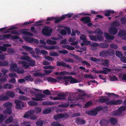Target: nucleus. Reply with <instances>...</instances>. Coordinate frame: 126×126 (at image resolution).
Wrapping results in <instances>:
<instances>
[{"label":"nucleus","instance_id":"4468645a","mask_svg":"<svg viewBox=\"0 0 126 126\" xmlns=\"http://www.w3.org/2000/svg\"><path fill=\"white\" fill-rule=\"evenodd\" d=\"M76 119L75 122L78 125H84L86 123V121L82 119L77 118Z\"/></svg>","mask_w":126,"mask_h":126},{"label":"nucleus","instance_id":"c85d7f7f","mask_svg":"<svg viewBox=\"0 0 126 126\" xmlns=\"http://www.w3.org/2000/svg\"><path fill=\"white\" fill-rule=\"evenodd\" d=\"M43 105L44 106L52 105L55 104L54 102H52L50 101H45L42 103Z\"/></svg>","mask_w":126,"mask_h":126},{"label":"nucleus","instance_id":"58836bf2","mask_svg":"<svg viewBox=\"0 0 126 126\" xmlns=\"http://www.w3.org/2000/svg\"><path fill=\"white\" fill-rule=\"evenodd\" d=\"M22 47L24 49H25L26 51H30L32 50V48L27 46H22Z\"/></svg>","mask_w":126,"mask_h":126},{"label":"nucleus","instance_id":"4c0bfd02","mask_svg":"<svg viewBox=\"0 0 126 126\" xmlns=\"http://www.w3.org/2000/svg\"><path fill=\"white\" fill-rule=\"evenodd\" d=\"M28 104L30 106H33L37 105L38 103L36 102L30 101L28 102Z\"/></svg>","mask_w":126,"mask_h":126},{"label":"nucleus","instance_id":"412c9836","mask_svg":"<svg viewBox=\"0 0 126 126\" xmlns=\"http://www.w3.org/2000/svg\"><path fill=\"white\" fill-rule=\"evenodd\" d=\"M109 98H106L105 97H104L98 100V101L100 103H106L109 101Z\"/></svg>","mask_w":126,"mask_h":126},{"label":"nucleus","instance_id":"864d4df0","mask_svg":"<svg viewBox=\"0 0 126 126\" xmlns=\"http://www.w3.org/2000/svg\"><path fill=\"white\" fill-rule=\"evenodd\" d=\"M115 54L116 56L118 57H121L123 56V54L121 51H116Z\"/></svg>","mask_w":126,"mask_h":126},{"label":"nucleus","instance_id":"49530a36","mask_svg":"<svg viewBox=\"0 0 126 126\" xmlns=\"http://www.w3.org/2000/svg\"><path fill=\"white\" fill-rule=\"evenodd\" d=\"M91 41H87V40L84 41V42L81 43V45L82 46H83L84 45L87 46L91 44Z\"/></svg>","mask_w":126,"mask_h":126},{"label":"nucleus","instance_id":"f03ea898","mask_svg":"<svg viewBox=\"0 0 126 126\" xmlns=\"http://www.w3.org/2000/svg\"><path fill=\"white\" fill-rule=\"evenodd\" d=\"M10 70L11 71H16L18 73H23L24 72L23 69H20V67L17 66L16 63L12 64L10 65Z\"/></svg>","mask_w":126,"mask_h":126},{"label":"nucleus","instance_id":"bf43d9fd","mask_svg":"<svg viewBox=\"0 0 126 126\" xmlns=\"http://www.w3.org/2000/svg\"><path fill=\"white\" fill-rule=\"evenodd\" d=\"M115 100H112L109 101H107L106 103V104L107 105H115Z\"/></svg>","mask_w":126,"mask_h":126},{"label":"nucleus","instance_id":"37998d69","mask_svg":"<svg viewBox=\"0 0 126 126\" xmlns=\"http://www.w3.org/2000/svg\"><path fill=\"white\" fill-rule=\"evenodd\" d=\"M104 62L102 63L103 65L106 66H109V62L110 61L109 60L105 59L104 61Z\"/></svg>","mask_w":126,"mask_h":126},{"label":"nucleus","instance_id":"2f4dec72","mask_svg":"<svg viewBox=\"0 0 126 126\" xmlns=\"http://www.w3.org/2000/svg\"><path fill=\"white\" fill-rule=\"evenodd\" d=\"M123 112L121 111L118 110L117 111H114L112 113V115H113L115 116H118L121 114Z\"/></svg>","mask_w":126,"mask_h":126},{"label":"nucleus","instance_id":"6e6552de","mask_svg":"<svg viewBox=\"0 0 126 126\" xmlns=\"http://www.w3.org/2000/svg\"><path fill=\"white\" fill-rule=\"evenodd\" d=\"M104 69L102 70L99 71V73H102L105 74H107L109 72H110L112 71V70L111 69L103 67Z\"/></svg>","mask_w":126,"mask_h":126},{"label":"nucleus","instance_id":"79ce46f5","mask_svg":"<svg viewBox=\"0 0 126 126\" xmlns=\"http://www.w3.org/2000/svg\"><path fill=\"white\" fill-rule=\"evenodd\" d=\"M13 117L12 116H10L5 120V122L6 124L11 123L13 120Z\"/></svg>","mask_w":126,"mask_h":126},{"label":"nucleus","instance_id":"0eeeda50","mask_svg":"<svg viewBox=\"0 0 126 126\" xmlns=\"http://www.w3.org/2000/svg\"><path fill=\"white\" fill-rule=\"evenodd\" d=\"M90 18L89 16H84L83 17L80 19L81 21L83 22L84 24H87L91 22Z\"/></svg>","mask_w":126,"mask_h":126},{"label":"nucleus","instance_id":"bb28decb","mask_svg":"<svg viewBox=\"0 0 126 126\" xmlns=\"http://www.w3.org/2000/svg\"><path fill=\"white\" fill-rule=\"evenodd\" d=\"M120 25L119 22L117 20H115L111 23L112 27H116L119 26Z\"/></svg>","mask_w":126,"mask_h":126},{"label":"nucleus","instance_id":"39448f33","mask_svg":"<svg viewBox=\"0 0 126 126\" xmlns=\"http://www.w3.org/2000/svg\"><path fill=\"white\" fill-rule=\"evenodd\" d=\"M38 91L36 89H35L34 91H31L30 93L31 96H33L34 94L35 95V98H32V100H39V94H37Z\"/></svg>","mask_w":126,"mask_h":126},{"label":"nucleus","instance_id":"603ef678","mask_svg":"<svg viewBox=\"0 0 126 126\" xmlns=\"http://www.w3.org/2000/svg\"><path fill=\"white\" fill-rule=\"evenodd\" d=\"M32 81L33 79H19L18 81L20 83H25V81Z\"/></svg>","mask_w":126,"mask_h":126},{"label":"nucleus","instance_id":"c756f323","mask_svg":"<svg viewBox=\"0 0 126 126\" xmlns=\"http://www.w3.org/2000/svg\"><path fill=\"white\" fill-rule=\"evenodd\" d=\"M108 121L107 120H102L100 122V123L102 126H106L108 123Z\"/></svg>","mask_w":126,"mask_h":126},{"label":"nucleus","instance_id":"de8ad7c7","mask_svg":"<svg viewBox=\"0 0 126 126\" xmlns=\"http://www.w3.org/2000/svg\"><path fill=\"white\" fill-rule=\"evenodd\" d=\"M121 23L122 24L125 25L126 24V18L123 17L121 18Z\"/></svg>","mask_w":126,"mask_h":126},{"label":"nucleus","instance_id":"9b49d317","mask_svg":"<svg viewBox=\"0 0 126 126\" xmlns=\"http://www.w3.org/2000/svg\"><path fill=\"white\" fill-rule=\"evenodd\" d=\"M85 113L86 114L92 116H95L97 114V112L94 109L90 111L86 110L85 111Z\"/></svg>","mask_w":126,"mask_h":126},{"label":"nucleus","instance_id":"a211bd4d","mask_svg":"<svg viewBox=\"0 0 126 126\" xmlns=\"http://www.w3.org/2000/svg\"><path fill=\"white\" fill-rule=\"evenodd\" d=\"M100 56L106 58L108 57L107 50H103L101 51L99 53Z\"/></svg>","mask_w":126,"mask_h":126},{"label":"nucleus","instance_id":"f257e3e1","mask_svg":"<svg viewBox=\"0 0 126 126\" xmlns=\"http://www.w3.org/2000/svg\"><path fill=\"white\" fill-rule=\"evenodd\" d=\"M48 82L52 83L59 82L61 81L66 85L70 83L71 84L80 82L82 81L80 79H47Z\"/></svg>","mask_w":126,"mask_h":126},{"label":"nucleus","instance_id":"f8f14e48","mask_svg":"<svg viewBox=\"0 0 126 126\" xmlns=\"http://www.w3.org/2000/svg\"><path fill=\"white\" fill-rule=\"evenodd\" d=\"M57 66H62L63 67H65L68 68H71L69 65H67L66 63H63V62L57 61Z\"/></svg>","mask_w":126,"mask_h":126},{"label":"nucleus","instance_id":"423d86ee","mask_svg":"<svg viewBox=\"0 0 126 126\" xmlns=\"http://www.w3.org/2000/svg\"><path fill=\"white\" fill-rule=\"evenodd\" d=\"M15 103L16 105V108L17 109H21L22 108L21 107V105L22 107H24V104L21 101L17 100H15Z\"/></svg>","mask_w":126,"mask_h":126},{"label":"nucleus","instance_id":"f3484780","mask_svg":"<svg viewBox=\"0 0 126 126\" xmlns=\"http://www.w3.org/2000/svg\"><path fill=\"white\" fill-rule=\"evenodd\" d=\"M115 11L113 10H107L105 12V16L108 17L110 15V14H114Z\"/></svg>","mask_w":126,"mask_h":126},{"label":"nucleus","instance_id":"09e8293b","mask_svg":"<svg viewBox=\"0 0 126 126\" xmlns=\"http://www.w3.org/2000/svg\"><path fill=\"white\" fill-rule=\"evenodd\" d=\"M73 15V14L69 13L63 15L62 16L64 19L66 18V17H67L69 18H71L72 17V16Z\"/></svg>","mask_w":126,"mask_h":126},{"label":"nucleus","instance_id":"2eb2a0df","mask_svg":"<svg viewBox=\"0 0 126 126\" xmlns=\"http://www.w3.org/2000/svg\"><path fill=\"white\" fill-rule=\"evenodd\" d=\"M104 36L106 39L108 40H113L114 39V36L110 35L107 33H104Z\"/></svg>","mask_w":126,"mask_h":126},{"label":"nucleus","instance_id":"aec40b11","mask_svg":"<svg viewBox=\"0 0 126 126\" xmlns=\"http://www.w3.org/2000/svg\"><path fill=\"white\" fill-rule=\"evenodd\" d=\"M107 51L108 57L109 56H112L115 53L114 50L111 48L107 50Z\"/></svg>","mask_w":126,"mask_h":126},{"label":"nucleus","instance_id":"393cba45","mask_svg":"<svg viewBox=\"0 0 126 126\" xmlns=\"http://www.w3.org/2000/svg\"><path fill=\"white\" fill-rule=\"evenodd\" d=\"M46 48L47 49L52 50L55 49H59L60 48V47L58 46L53 45L46 47Z\"/></svg>","mask_w":126,"mask_h":126},{"label":"nucleus","instance_id":"9d476101","mask_svg":"<svg viewBox=\"0 0 126 126\" xmlns=\"http://www.w3.org/2000/svg\"><path fill=\"white\" fill-rule=\"evenodd\" d=\"M34 111L33 110H30L26 112L24 114V117L27 118L31 115L34 114Z\"/></svg>","mask_w":126,"mask_h":126},{"label":"nucleus","instance_id":"1a4fd4ad","mask_svg":"<svg viewBox=\"0 0 126 126\" xmlns=\"http://www.w3.org/2000/svg\"><path fill=\"white\" fill-rule=\"evenodd\" d=\"M118 30L117 28L115 27H111L109 29V31L110 33L112 35L116 34Z\"/></svg>","mask_w":126,"mask_h":126},{"label":"nucleus","instance_id":"69168bd1","mask_svg":"<svg viewBox=\"0 0 126 126\" xmlns=\"http://www.w3.org/2000/svg\"><path fill=\"white\" fill-rule=\"evenodd\" d=\"M61 115L62 118H68L69 116V115L67 113L63 114L61 113Z\"/></svg>","mask_w":126,"mask_h":126},{"label":"nucleus","instance_id":"13d9d810","mask_svg":"<svg viewBox=\"0 0 126 126\" xmlns=\"http://www.w3.org/2000/svg\"><path fill=\"white\" fill-rule=\"evenodd\" d=\"M90 60L93 62H96L99 61L100 59H97L96 58L91 57L90 59Z\"/></svg>","mask_w":126,"mask_h":126},{"label":"nucleus","instance_id":"7c9ffc66","mask_svg":"<svg viewBox=\"0 0 126 126\" xmlns=\"http://www.w3.org/2000/svg\"><path fill=\"white\" fill-rule=\"evenodd\" d=\"M8 99V97L5 95V94H2L0 95V100L4 101Z\"/></svg>","mask_w":126,"mask_h":126},{"label":"nucleus","instance_id":"ea45409f","mask_svg":"<svg viewBox=\"0 0 126 126\" xmlns=\"http://www.w3.org/2000/svg\"><path fill=\"white\" fill-rule=\"evenodd\" d=\"M19 99L22 100H30L29 98L23 95L20 96L19 98Z\"/></svg>","mask_w":126,"mask_h":126},{"label":"nucleus","instance_id":"5701e85b","mask_svg":"<svg viewBox=\"0 0 126 126\" xmlns=\"http://www.w3.org/2000/svg\"><path fill=\"white\" fill-rule=\"evenodd\" d=\"M23 38L26 41L29 43H33V38L27 36H24Z\"/></svg>","mask_w":126,"mask_h":126},{"label":"nucleus","instance_id":"8fccbe9b","mask_svg":"<svg viewBox=\"0 0 126 126\" xmlns=\"http://www.w3.org/2000/svg\"><path fill=\"white\" fill-rule=\"evenodd\" d=\"M95 33L98 34H102L103 33V32L99 28H98L95 30Z\"/></svg>","mask_w":126,"mask_h":126},{"label":"nucleus","instance_id":"052dcab7","mask_svg":"<svg viewBox=\"0 0 126 126\" xmlns=\"http://www.w3.org/2000/svg\"><path fill=\"white\" fill-rule=\"evenodd\" d=\"M49 55L51 56H58L59 54L56 52H51L49 53Z\"/></svg>","mask_w":126,"mask_h":126},{"label":"nucleus","instance_id":"3c124183","mask_svg":"<svg viewBox=\"0 0 126 126\" xmlns=\"http://www.w3.org/2000/svg\"><path fill=\"white\" fill-rule=\"evenodd\" d=\"M23 88H22V89H21L22 90H21V89H20L19 88H17L16 90H18L19 91V94H24V92H25L26 89H25V87H23Z\"/></svg>","mask_w":126,"mask_h":126},{"label":"nucleus","instance_id":"e433bc0d","mask_svg":"<svg viewBox=\"0 0 126 126\" xmlns=\"http://www.w3.org/2000/svg\"><path fill=\"white\" fill-rule=\"evenodd\" d=\"M79 98L80 99L84 98L85 96H86V97H89L91 96L90 95H88L85 94H79Z\"/></svg>","mask_w":126,"mask_h":126},{"label":"nucleus","instance_id":"5fc2aeb1","mask_svg":"<svg viewBox=\"0 0 126 126\" xmlns=\"http://www.w3.org/2000/svg\"><path fill=\"white\" fill-rule=\"evenodd\" d=\"M51 126H61V125L58 122H53L51 124Z\"/></svg>","mask_w":126,"mask_h":126},{"label":"nucleus","instance_id":"dca6fc26","mask_svg":"<svg viewBox=\"0 0 126 126\" xmlns=\"http://www.w3.org/2000/svg\"><path fill=\"white\" fill-rule=\"evenodd\" d=\"M19 63L22 64V66L25 69H27L29 66V64L27 62L24 61H19Z\"/></svg>","mask_w":126,"mask_h":126},{"label":"nucleus","instance_id":"ddd939ff","mask_svg":"<svg viewBox=\"0 0 126 126\" xmlns=\"http://www.w3.org/2000/svg\"><path fill=\"white\" fill-rule=\"evenodd\" d=\"M28 30H29L27 29H23L21 30L20 32L22 33L23 34L25 35L28 36H33V34L32 33L25 31Z\"/></svg>","mask_w":126,"mask_h":126},{"label":"nucleus","instance_id":"72a5a7b5","mask_svg":"<svg viewBox=\"0 0 126 126\" xmlns=\"http://www.w3.org/2000/svg\"><path fill=\"white\" fill-rule=\"evenodd\" d=\"M52 108H49L46 109L43 111V114H48L50 113L52 110Z\"/></svg>","mask_w":126,"mask_h":126},{"label":"nucleus","instance_id":"20e7f679","mask_svg":"<svg viewBox=\"0 0 126 126\" xmlns=\"http://www.w3.org/2000/svg\"><path fill=\"white\" fill-rule=\"evenodd\" d=\"M52 31V29H50L47 27H46L43 29L42 33L44 35L48 36L50 35Z\"/></svg>","mask_w":126,"mask_h":126},{"label":"nucleus","instance_id":"cd10ccee","mask_svg":"<svg viewBox=\"0 0 126 126\" xmlns=\"http://www.w3.org/2000/svg\"><path fill=\"white\" fill-rule=\"evenodd\" d=\"M109 46L108 44L106 43H101L99 44V47L102 48H107Z\"/></svg>","mask_w":126,"mask_h":126},{"label":"nucleus","instance_id":"774afa93","mask_svg":"<svg viewBox=\"0 0 126 126\" xmlns=\"http://www.w3.org/2000/svg\"><path fill=\"white\" fill-rule=\"evenodd\" d=\"M118 110L121 111L122 112L123 111L126 110V106H121L119 108Z\"/></svg>","mask_w":126,"mask_h":126},{"label":"nucleus","instance_id":"a18cd8bd","mask_svg":"<svg viewBox=\"0 0 126 126\" xmlns=\"http://www.w3.org/2000/svg\"><path fill=\"white\" fill-rule=\"evenodd\" d=\"M86 36L84 34H81V36L80 37V38L81 40H83V42L87 40L86 38L85 37Z\"/></svg>","mask_w":126,"mask_h":126},{"label":"nucleus","instance_id":"a19ab883","mask_svg":"<svg viewBox=\"0 0 126 126\" xmlns=\"http://www.w3.org/2000/svg\"><path fill=\"white\" fill-rule=\"evenodd\" d=\"M81 63L83 66L86 65V67H90L91 66L90 63H89L87 61H82Z\"/></svg>","mask_w":126,"mask_h":126},{"label":"nucleus","instance_id":"4d7b16f0","mask_svg":"<svg viewBox=\"0 0 126 126\" xmlns=\"http://www.w3.org/2000/svg\"><path fill=\"white\" fill-rule=\"evenodd\" d=\"M64 61L66 62H70L73 63L74 62V59L71 58L67 59L65 58L64 59Z\"/></svg>","mask_w":126,"mask_h":126},{"label":"nucleus","instance_id":"338daca9","mask_svg":"<svg viewBox=\"0 0 126 126\" xmlns=\"http://www.w3.org/2000/svg\"><path fill=\"white\" fill-rule=\"evenodd\" d=\"M29 57L27 56H24L21 57V59L23 60H26L28 61L29 59Z\"/></svg>","mask_w":126,"mask_h":126},{"label":"nucleus","instance_id":"c9c22d12","mask_svg":"<svg viewBox=\"0 0 126 126\" xmlns=\"http://www.w3.org/2000/svg\"><path fill=\"white\" fill-rule=\"evenodd\" d=\"M6 94L8 96L11 97H13L15 96L14 93L11 91H8L6 92Z\"/></svg>","mask_w":126,"mask_h":126},{"label":"nucleus","instance_id":"4be33fe9","mask_svg":"<svg viewBox=\"0 0 126 126\" xmlns=\"http://www.w3.org/2000/svg\"><path fill=\"white\" fill-rule=\"evenodd\" d=\"M11 35L10 34H6L2 36L0 34V40H4L5 39H8L11 37Z\"/></svg>","mask_w":126,"mask_h":126},{"label":"nucleus","instance_id":"a878e982","mask_svg":"<svg viewBox=\"0 0 126 126\" xmlns=\"http://www.w3.org/2000/svg\"><path fill=\"white\" fill-rule=\"evenodd\" d=\"M119 36H122L126 35V30H121L118 33Z\"/></svg>","mask_w":126,"mask_h":126},{"label":"nucleus","instance_id":"473e14b6","mask_svg":"<svg viewBox=\"0 0 126 126\" xmlns=\"http://www.w3.org/2000/svg\"><path fill=\"white\" fill-rule=\"evenodd\" d=\"M64 19L63 16L60 17H56V18L55 20L54 21L55 23H58L61 22L62 20H64Z\"/></svg>","mask_w":126,"mask_h":126},{"label":"nucleus","instance_id":"f704fd0d","mask_svg":"<svg viewBox=\"0 0 126 126\" xmlns=\"http://www.w3.org/2000/svg\"><path fill=\"white\" fill-rule=\"evenodd\" d=\"M3 113L5 114H11L12 113V110L10 108H7L4 111Z\"/></svg>","mask_w":126,"mask_h":126},{"label":"nucleus","instance_id":"6ab92c4d","mask_svg":"<svg viewBox=\"0 0 126 126\" xmlns=\"http://www.w3.org/2000/svg\"><path fill=\"white\" fill-rule=\"evenodd\" d=\"M109 122L113 125H115L117 123L118 121L116 119L114 118H111L109 120Z\"/></svg>","mask_w":126,"mask_h":126},{"label":"nucleus","instance_id":"0e129e2a","mask_svg":"<svg viewBox=\"0 0 126 126\" xmlns=\"http://www.w3.org/2000/svg\"><path fill=\"white\" fill-rule=\"evenodd\" d=\"M12 105V104L10 102H7L3 104V106L4 107H11Z\"/></svg>","mask_w":126,"mask_h":126},{"label":"nucleus","instance_id":"680f3d73","mask_svg":"<svg viewBox=\"0 0 126 126\" xmlns=\"http://www.w3.org/2000/svg\"><path fill=\"white\" fill-rule=\"evenodd\" d=\"M96 37L97 41L98 40L99 41H102L103 39V37L101 35H96Z\"/></svg>","mask_w":126,"mask_h":126},{"label":"nucleus","instance_id":"e2e57ef3","mask_svg":"<svg viewBox=\"0 0 126 126\" xmlns=\"http://www.w3.org/2000/svg\"><path fill=\"white\" fill-rule=\"evenodd\" d=\"M7 52L13 54L15 53V51L13 48H9L7 50Z\"/></svg>","mask_w":126,"mask_h":126},{"label":"nucleus","instance_id":"c03bdc74","mask_svg":"<svg viewBox=\"0 0 126 126\" xmlns=\"http://www.w3.org/2000/svg\"><path fill=\"white\" fill-rule=\"evenodd\" d=\"M53 118L55 120L62 118L61 113L55 115L53 116Z\"/></svg>","mask_w":126,"mask_h":126},{"label":"nucleus","instance_id":"7ed1b4c3","mask_svg":"<svg viewBox=\"0 0 126 126\" xmlns=\"http://www.w3.org/2000/svg\"><path fill=\"white\" fill-rule=\"evenodd\" d=\"M67 72L66 71H63L61 72H57L55 73V75H59L60 77H58L56 79H75L73 78L71 76H64L66 75Z\"/></svg>","mask_w":126,"mask_h":126},{"label":"nucleus","instance_id":"6e6d98bb","mask_svg":"<svg viewBox=\"0 0 126 126\" xmlns=\"http://www.w3.org/2000/svg\"><path fill=\"white\" fill-rule=\"evenodd\" d=\"M89 37L91 40L95 41H97L96 37V35L95 36L93 35H89Z\"/></svg>","mask_w":126,"mask_h":126},{"label":"nucleus","instance_id":"b1692460","mask_svg":"<svg viewBox=\"0 0 126 126\" xmlns=\"http://www.w3.org/2000/svg\"><path fill=\"white\" fill-rule=\"evenodd\" d=\"M44 73H40V77H42L45 76L47 74H49L51 73L52 71L51 70H44Z\"/></svg>","mask_w":126,"mask_h":126}]
</instances>
